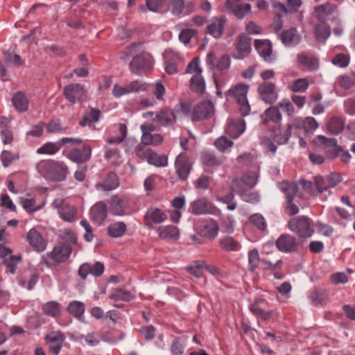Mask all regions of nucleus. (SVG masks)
I'll return each instance as SVG.
<instances>
[{
    "instance_id": "f8f14e48",
    "label": "nucleus",
    "mask_w": 355,
    "mask_h": 355,
    "mask_svg": "<svg viewBox=\"0 0 355 355\" xmlns=\"http://www.w3.org/2000/svg\"><path fill=\"white\" fill-rule=\"evenodd\" d=\"M175 168L180 180L184 181L188 179L192 168V163L186 153H182L176 157Z\"/></svg>"
},
{
    "instance_id": "4be33fe9",
    "label": "nucleus",
    "mask_w": 355,
    "mask_h": 355,
    "mask_svg": "<svg viewBox=\"0 0 355 355\" xmlns=\"http://www.w3.org/2000/svg\"><path fill=\"white\" fill-rule=\"evenodd\" d=\"M153 122L160 126H170L176 121L175 113L171 109L164 107L155 113Z\"/></svg>"
},
{
    "instance_id": "c85d7f7f",
    "label": "nucleus",
    "mask_w": 355,
    "mask_h": 355,
    "mask_svg": "<svg viewBox=\"0 0 355 355\" xmlns=\"http://www.w3.org/2000/svg\"><path fill=\"white\" fill-rule=\"evenodd\" d=\"M212 205L206 198H200L193 201L190 205V211L195 215L211 214Z\"/></svg>"
},
{
    "instance_id": "1a4fd4ad",
    "label": "nucleus",
    "mask_w": 355,
    "mask_h": 355,
    "mask_svg": "<svg viewBox=\"0 0 355 355\" xmlns=\"http://www.w3.org/2000/svg\"><path fill=\"white\" fill-rule=\"evenodd\" d=\"M66 337L60 331H52L45 335L44 340L49 352L53 355H58L64 345Z\"/></svg>"
},
{
    "instance_id": "72a5a7b5",
    "label": "nucleus",
    "mask_w": 355,
    "mask_h": 355,
    "mask_svg": "<svg viewBox=\"0 0 355 355\" xmlns=\"http://www.w3.org/2000/svg\"><path fill=\"white\" fill-rule=\"evenodd\" d=\"M219 247L225 252H238L241 249L240 242L231 236H222L218 241Z\"/></svg>"
},
{
    "instance_id": "7c9ffc66",
    "label": "nucleus",
    "mask_w": 355,
    "mask_h": 355,
    "mask_svg": "<svg viewBox=\"0 0 355 355\" xmlns=\"http://www.w3.org/2000/svg\"><path fill=\"white\" fill-rule=\"evenodd\" d=\"M39 279V276L33 271L28 270L23 272L17 277L18 284L28 291L32 290Z\"/></svg>"
},
{
    "instance_id": "393cba45",
    "label": "nucleus",
    "mask_w": 355,
    "mask_h": 355,
    "mask_svg": "<svg viewBox=\"0 0 355 355\" xmlns=\"http://www.w3.org/2000/svg\"><path fill=\"white\" fill-rule=\"evenodd\" d=\"M107 216V206L103 202L94 204L90 209V218L94 223L101 225Z\"/></svg>"
},
{
    "instance_id": "a878e982",
    "label": "nucleus",
    "mask_w": 355,
    "mask_h": 355,
    "mask_svg": "<svg viewBox=\"0 0 355 355\" xmlns=\"http://www.w3.org/2000/svg\"><path fill=\"white\" fill-rule=\"evenodd\" d=\"M226 18L225 17L212 19L206 28V33L215 38L220 37L223 33Z\"/></svg>"
},
{
    "instance_id": "423d86ee",
    "label": "nucleus",
    "mask_w": 355,
    "mask_h": 355,
    "mask_svg": "<svg viewBox=\"0 0 355 355\" xmlns=\"http://www.w3.org/2000/svg\"><path fill=\"white\" fill-rule=\"evenodd\" d=\"M109 209L113 216H123L132 214L130 199L125 196L114 195L108 200Z\"/></svg>"
},
{
    "instance_id": "39448f33",
    "label": "nucleus",
    "mask_w": 355,
    "mask_h": 355,
    "mask_svg": "<svg viewBox=\"0 0 355 355\" xmlns=\"http://www.w3.org/2000/svg\"><path fill=\"white\" fill-rule=\"evenodd\" d=\"M72 252L71 244L64 242L55 245L53 250L42 257V262L46 266L62 263L67 261Z\"/></svg>"
},
{
    "instance_id": "6e6d98bb",
    "label": "nucleus",
    "mask_w": 355,
    "mask_h": 355,
    "mask_svg": "<svg viewBox=\"0 0 355 355\" xmlns=\"http://www.w3.org/2000/svg\"><path fill=\"white\" fill-rule=\"evenodd\" d=\"M147 162L156 167H165L168 164V158L164 155H158L153 150Z\"/></svg>"
},
{
    "instance_id": "4d7b16f0",
    "label": "nucleus",
    "mask_w": 355,
    "mask_h": 355,
    "mask_svg": "<svg viewBox=\"0 0 355 355\" xmlns=\"http://www.w3.org/2000/svg\"><path fill=\"white\" fill-rule=\"evenodd\" d=\"M315 34L318 41H324L330 35L331 29L329 25L321 23L315 27Z\"/></svg>"
},
{
    "instance_id": "4468645a",
    "label": "nucleus",
    "mask_w": 355,
    "mask_h": 355,
    "mask_svg": "<svg viewBox=\"0 0 355 355\" xmlns=\"http://www.w3.org/2000/svg\"><path fill=\"white\" fill-rule=\"evenodd\" d=\"M297 66L303 71H315L319 69V60L310 52H301L297 55Z\"/></svg>"
},
{
    "instance_id": "3c124183",
    "label": "nucleus",
    "mask_w": 355,
    "mask_h": 355,
    "mask_svg": "<svg viewBox=\"0 0 355 355\" xmlns=\"http://www.w3.org/2000/svg\"><path fill=\"white\" fill-rule=\"evenodd\" d=\"M344 127V121L342 119L336 116L331 118L327 125L328 131L335 135L340 134L343 130Z\"/></svg>"
},
{
    "instance_id": "c756f323",
    "label": "nucleus",
    "mask_w": 355,
    "mask_h": 355,
    "mask_svg": "<svg viewBox=\"0 0 355 355\" xmlns=\"http://www.w3.org/2000/svg\"><path fill=\"white\" fill-rule=\"evenodd\" d=\"M226 7L231 10L239 19H243L251 10V6L249 3L240 4L239 0H227Z\"/></svg>"
},
{
    "instance_id": "a18cd8bd",
    "label": "nucleus",
    "mask_w": 355,
    "mask_h": 355,
    "mask_svg": "<svg viewBox=\"0 0 355 355\" xmlns=\"http://www.w3.org/2000/svg\"><path fill=\"white\" fill-rule=\"evenodd\" d=\"M206 87L205 80L202 73L193 74L190 80L191 89L198 94H202Z\"/></svg>"
},
{
    "instance_id": "473e14b6",
    "label": "nucleus",
    "mask_w": 355,
    "mask_h": 355,
    "mask_svg": "<svg viewBox=\"0 0 355 355\" xmlns=\"http://www.w3.org/2000/svg\"><path fill=\"white\" fill-rule=\"evenodd\" d=\"M110 298L114 301V306L116 308H121L122 304H120L118 302L120 301L128 302L135 298V295L127 290L116 288L113 291L112 294L110 295Z\"/></svg>"
},
{
    "instance_id": "bf43d9fd",
    "label": "nucleus",
    "mask_w": 355,
    "mask_h": 355,
    "mask_svg": "<svg viewBox=\"0 0 355 355\" xmlns=\"http://www.w3.org/2000/svg\"><path fill=\"white\" fill-rule=\"evenodd\" d=\"M46 131L49 133H62L65 132L68 128L67 126H64L60 120L59 119H52L49 123L46 125Z\"/></svg>"
},
{
    "instance_id": "13d9d810",
    "label": "nucleus",
    "mask_w": 355,
    "mask_h": 355,
    "mask_svg": "<svg viewBox=\"0 0 355 355\" xmlns=\"http://www.w3.org/2000/svg\"><path fill=\"white\" fill-rule=\"evenodd\" d=\"M21 261V256H10L3 260V265L6 267V272L13 275L16 272L17 266Z\"/></svg>"
},
{
    "instance_id": "cd10ccee",
    "label": "nucleus",
    "mask_w": 355,
    "mask_h": 355,
    "mask_svg": "<svg viewBox=\"0 0 355 355\" xmlns=\"http://www.w3.org/2000/svg\"><path fill=\"white\" fill-rule=\"evenodd\" d=\"M245 130V121L241 118L231 119L226 128V133L234 139L238 138Z\"/></svg>"
},
{
    "instance_id": "aec40b11",
    "label": "nucleus",
    "mask_w": 355,
    "mask_h": 355,
    "mask_svg": "<svg viewBox=\"0 0 355 355\" xmlns=\"http://www.w3.org/2000/svg\"><path fill=\"white\" fill-rule=\"evenodd\" d=\"M165 71L170 75L178 72V65L182 62V58L178 52L166 50L164 53Z\"/></svg>"
},
{
    "instance_id": "c9c22d12",
    "label": "nucleus",
    "mask_w": 355,
    "mask_h": 355,
    "mask_svg": "<svg viewBox=\"0 0 355 355\" xmlns=\"http://www.w3.org/2000/svg\"><path fill=\"white\" fill-rule=\"evenodd\" d=\"M69 314L78 319L80 322H85L84 313L85 306L83 302L73 300L69 302L67 308Z\"/></svg>"
},
{
    "instance_id": "37998d69",
    "label": "nucleus",
    "mask_w": 355,
    "mask_h": 355,
    "mask_svg": "<svg viewBox=\"0 0 355 355\" xmlns=\"http://www.w3.org/2000/svg\"><path fill=\"white\" fill-rule=\"evenodd\" d=\"M127 230V226L124 222L117 221L111 223L107 227V234L112 238L123 236Z\"/></svg>"
},
{
    "instance_id": "e2e57ef3",
    "label": "nucleus",
    "mask_w": 355,
    "mask_h": 355,
    "mask_svg": "<svg viewBox=\"0 0 355 355\" xmlns=\"http://www.w3.org/2000/svg\"><path fill=\"white\" fill-rule=\"evenodd\" d=\"M141 141L146 145L150 146H159L163 141V137L158 133L155 134H146L141 136Z\"/></svg>"
},
{
    "instance_id": "09e8293b",
    "label": "nucleus",
    "mask_w": 355,
    "mask_h": 355,
    "mask_svg": "<svg viewBox=\"0 0 355 355\" xmlns=\"http://www.w3.org/2000/svg\"><path fill=\"white\" fill-rule=\"evenodd\" d=\"M101 115V113L99 110L90 107L89 114L83 116L82 119L80 121L79 124L83 127L87 125L90 126L92 123L98 121Z\"/></svg>"
},
{
    "instance_id": "49530a36",
    "label": "nucleus",
    "mask_w": 355,
    "mask_h": 355,
    "mask_svg": "<svg viewBox=\"0 0 355 355\" xmlns=\"http://www.w3.org/2000/svg\"><path fill=\"white\" fill-rule=\"evenodd\" d=\"M280 190L286 195L287 200H293L298 191L296 184L284 181L279 184Z\"/></svg>"
},
{
    "instance_id": "a19ab883",
    "label": "nucleus",
    "mask_w": 355,
    "mask_h": 355,
    "mask_svg": "<svg viewBox=\"0 0 355 355\" xmlns=\"http://www.w3.org/2000/svg\"><path fill=\"white\" fill-rule=\"evenodd\" d=\"M336 85L343 90L355 87V73L340 75L336 78Z\"/></svg>"
},
{
    "instance_id": "7ed1b4c3",
    "label": "nucleus",
    "mask_w": 355,
    "mask_h": 355,
    "mask_svg": "<svg viewBox=\"0 0 355 355\" xmlns=\"http://www.w3.org/2000/svg\"><path fill=\"white\" fill-rule=\"evenodd\" d=\"M180 110L189 116L192 121H200L211 117L214 114V105L210 101H203L193 108L189 103H181Z\"/></svg>"
},
{
    "instance_id": "6e6552de",
    "label": "nucleus",
    "mask_w": 355,
    "mask_h": 355,
    "mask_svg": "<svg viewBox=\"0 0 355 355\" xmlns=\"http://www.w3.org/2000/svg\"><path fill=\"white\" fill-rule=\"evenodd\" d=\"M315 142L322 146L326 157L331 160L337 158L342 150V147L338 145L337 140L334 138H327L322 135H318L315 138Z\"/></svg>"
},
{
    "instance_id": "a211bd4d",
    "label": "nucleus",
    "mask_w": 355,
    "mask_h": 355,
    "mask_svg": "<svg viewBox=\"0 0 355 355\" xmlns=\"http://www.w3.org/2000/svg\"><path fill=\"white\" fill-rule=\"evenodd\" d=\"M26 239L35 252H42L46 250L47 242L36 229L31 228L28 232Z\"/></svg>"
},
{
    "instance_id": "bb28decb",
    "label": "nucleus",
    "mask_w": 355,
    "mask_h": 355,
    "mask_svg": "<svg viewBox=\"0 0 355 355\" xmlns=\"http://www.w3.org/2000/svg\"><path fill=\"white\" fill-rule=\"evenodd\" d=\"M258 174L255 171L244 173L241 178H236L232 180V189L239 190L240 184H245L248 188H253L257 183Z\"/></svg>"
},
{
    "instance_id": "5fc2aeb1",
    "label": "nucleus",
    "mask_w": 355,
    "mask_h": 355,
    "mask_svg": "<svg viewBox=\"0 0 355 355\" xmlns=\"http://www.w3.org/2000/svg\"><path fill=\"white\" fill-rule=\"evenodd\" d=\"M60 217L65 221L71 222L76 216V209L73 206L63 205L59 210Z\"/></svg>"
},
{
    "instance_id": "864d4df0",
    "label": "nucleus",
    "mask_w": 355,
    "mask_h": 355,
    "mask_svg": "<svg viewBox=\"0 0 355 355\" xmlns=\"http://www.w3.org/2000/svg\"><path fill=\"white\" fill-rule=\"evenodd\" d=\"M19 159V152H12L7 150H3L1 153L0 159L3 167H8L12 162Z\"/></svg>"
},
{
    "instance_id": "052dcab7",
    "label": "nucleus",
    "mask_w": 355,
    "mask_h": 355,
    "mask_svg": "<svg viewBox=\"0 0 355 355\" xmlns=\"http://www.w3.org/2000/svg\"><path fill=\"white\" fill-rule=\"evenodd\" d=\"M135 152L136 155L142 160L148 161L149 157L153 152V150L148 147V145L144 144V142H141L137 144L135 147Z\"/></svg>"
},
{
    "instance_id": "dca6fc26",
    "label": "nucleus",
    "mask_w": 355,
    "mask_h": 355,
    "mask_svg": "<svg viewBox=\"0 0 355 355\" xmlns=\"http://www.w3.org/2000/svg\"><path fill=\"white\" fill-rule=\"evenodd\" d=\"M91 157L92 148L87 144H84L80 148L71 149L67 155L69 160L77 164H84L89 161Z\"/></svg>"
},
{
    "instance_id": "f257e3e1",
    "label": "nucleus",
    "mask_w": 355,
    "mask_h": 355,
    "mask_svg": "<svg viewBox=\"0 0 355 355\" xmlns=\"http://www.w3.org/2000/svg\"><path fill=\"white\" fill-rule=\"evenodd\" d=\"M35 168L45 179L55 182L64 180L69 173L63 162L54 159H42L36 164Z\"/></svg>"
},
{
    "instance_id": "c03bdc74",
    "label": "nucleus",
    "mask_w": 355,
    "mask_h": 355,
    "mask_svg": "<svg viewBox=\"0 0 355 355\" xmlns=\"http://www.w3.org/2000/svg\"><path fill=\"white\" fill-rule=\"evenodd\" d=\"M61 149L59 141L57 142L48 141L36 150L38 155H54Z\"/></svg>"
},
{
    "instance_id": "20e7f679",
    "label": "nucleus",
    "mask_w": 355,
    "mask_h": 355,
    "mask_svg": "<svg viewBox=\"0 0 355 355\" xmlns=\"http://www.w3.org/2000/svg\"><path fill=\"white\" fill-rule=\"evenodd\" d=\"M250 86L244 83H238L232 87L225 93L226 98L235 101L238 105L239 112L243 116L248 115L251 111L247 98Z\"/></svg>"
},
{
    "instance_id": "69168bd1",
    "label": "nucleus",
    "mask_w": 355,
    "mask_h": 355,
    "mask_svg": "<svg viewBox=\"0 0 355 355\" xmlns=\"http://www.w3.org/2000/svg\"><path fill=\"white\" fill-rule=\"evenodd\" d=\"M105 158L110 162L116 164L120 161L119 150L116 148L105 147Z\"/></svg>"
},
{
    "instance_id": "774afa93",
    "label": "nucleus",
    "mask_w": 355,
    "mask_h": 355,
    "mask_svg": "<svg viewBox=\"0 0 355 355\" xmlns=\"http://www.w3.org/2000/svg\"><path fill=\"white\" fill-rule=\"evenodd\" d=\"M266 116L270 121L277 123L282 120V114L277 107L271 106L264 112Z\"/></svg>"
},
{
    "instance_id": "680f3d73",
    "label": "nucleus",
    "mask_w": 355,
    "mask_h": 355,
    "mask_svg": "<svg viewBox=\"0 0 355 355\" xmlns=\"http://www.w3.org/2000/svg\"><path fill=\"white\" fill-rule=\"evenodd\" d=\"M249 221L259 231L264 232L267 229V223L264 217L260 214H254L250 216Z\"/></svg>"
},
{
    "instance_id": "6ab92c4d",
    "label": "nucleus",
    "mask_w": 355,
    "mask_h": 355,
    "mask_svg": "<svg viewBox=\"0 0 355 355\" xmlns=\"http://www.w3.org/2000/svg\"><path fill=\"white\" fill-rule=\"evenodd\" d=\"M254 47L265 62L272 63L276 60V56L272 53V45L270 41L256 40Z\"/></svg>"
},
{
    "instance_id": "79ce46f5",
    "label": "nucleus",
    "mask_w": 355,
    "mask_h": 355,
    "mask_svg": "<svg viewBox=\"0 0 355 355\" xmlns=\"http://www.w3.org/2000/svg\"><path fill=\"white\" fill-rule=\"evenodd\" d=\"M263 303H265V300L263 299H257L250 306V310L254 315L266 320H269L272 317V313L271 311H264L261 307V304Z\"/></svg>"
},
{
    "instance_id": "603ef678",
    "label": "nucleus",
    "mask_w": 355,
    "mask_h": 355,
    "mask_svg": "<svg viewBox=\"0 0 355 355\" xmlns=\"http://www.w3.org/2000/svg\"><path fill=\"white\" fill-rule=\"evenodd\" d=\"M44 313L52 318L60 315V304L55 301H50L42 306Z\"/></svg>"
},
{
    "instance_id": "8fccbe9b",
    "label": "nucleus",
    "mask_w": 355,
    "mask_h": 355,
    "mask_svg": "<svg viewBox=\"0 0 355 355\" xmlns=\"http://www.w3.org/2000/svg\"><path fill=\"white\" fill-rule=\"evenodd\" d=\"M186 342L180 337H175L170 345V352L171 355H184Z\"/></svg>"
},
{
    "instance_id": "4c0bfd02",
    "label": "nucleus",
    "mask_w": 355,
    "mask_h": 355,
    "mask_svg": "<svg viewBox=\"0 0 355 355\" xmlns=\"http://www.w3.org/2000/svg\"><path fill=\"white\" fill-rule=\"evenodd\" d=\"M314 83V80L312 78H301L295 80L288 88L294 93H304L305 92L311 85Z\"/></svg>"
},
{
    "instance_id": "ddd939ff",
    "label": "nucleus",
    "mask_w": 355,
    "mask_h": 355,
    "mask_svg": "<svg viewBox=\"0 0 355 355\" xmlns=\"http://www.w3.org/2000/svg\"><path fill=\"white\" fill-rule=\"evenodd\" d=\"M167 219V214L161 209L150 207L144 216L145 225L148 229H153L155 225L164 223Z\"/></svg>"
},
{
    "instance_id": "2eb2a0df",
    "label": "nucleus",
    "mask_w": 355,
    "mask_h": 355,
    "mask_svg": "<svg viewBox=\"0 0 355 355\" xmlns=\"http://www.w3.org/2000/svg\"><path fill=\"white\" fill-rule=\"evenodd\" d=\"M276 85L271 82H263L257 88L258 94L266 103L272 104L278 98Z\"/></svg>"
},
{
    "instance_id": "f3484780",
    "label": "nucleus",
    "mask_w": 355,
    "mask_h": 355,
    "mask_svg": "<svg viewBox=\"0 0 355 355\" xmlns=\"http://www.w3.org/2000/svg\"><path fill=\"white\" fill-rule=\"evenodd\" d=\"M85 93L84 86L78 83L69 84L64 89L65 98L71 103L83 101Z\"/></svg>"
},
{
    "instance_id": "58836bf2",
    "label": "nucleus",
    "mask_w": 355,
    "mask_h": 355,
    "mask_svg": "<svg viewBox=\"0 0 355 355\" xmlns=\"http://www.w3.org/2000/svg\"><path fill=\"white\" fill-rule=\"evenodd\" d=\"M300 40L301 37L295 28L284 31L281 34L282 42L287 46H295L300 42Z\"/></svg>"
},
{
    "instance_id": "9d476101",
    "label": "nucleus",
    "mask_w": 355,
    "mask_h": 355,
    "mask_svg": "<svg viewBox=\"0 0 355 355\" xmlns=\"http://www.w3.org/2000/svg\"><path fill=\"white\" fill-rule=\"evenodd\" d=\"M196 230L200 236L213 240L218 234L219 227L214 219L204 220L196 225Z\"/></svg>"
},
{
    "instance_id": "f03ea898",
    "label": "nucleus",
    "mask_w": 355,
    "mask_h": 355,
    "mask_svg": "<svg viewBox=\"0 0 355 355\" xmlns=\"http://www.w3.org/2000/svg\"><path fill=\"white\" fill-rule=\"evenodd\" d=\"M294 128L293 123H289L286 125L275 126L270 130V138L266 137L263 139L261 144L267 151L272 153L273 155L277 151V146L287 144L291 136V130Z\"/></svg>"
},
{
    "instance_id": "0e129e2a",
    "label": "nucleus",
    "mask_w": 355,
    "mask_h": 355,
    "mask_svg": "<svg viewBox=\"0 0 355 355\" xmlns=\"http://www.w3.org/2000/svg\"><path fill=\"white\" fill-rule=\"evenodd\" d=\"M125 85L129 94L132 93H139L141 92H144L147 89L146 84L144 82L139 80L131 81Z\"/></svg>"
},
{
    "instance_id": "0eeeda50",
    "label": "nucleus",
    "mask_w": 355,
    "mask_h": 355,
    "mask_svg": "<svg viewBox=\"0 0 355 355\" xmlns=\"http://www.w3.org/2000/svg\"><path fill=\"white\" fill-rule=\"evenodd\" d=\"M288 227L300 238L311 237L313 233L309 219L304 216L291 219L288 223Z\"/></svg>"
},
{
    "instance_id": "e433bc0d",
    "label": "nucleus",
    "mask_w": 355,
    "mask_h": 355,
    "mask_svg": "<svg viewBox=\"0 0 355 355\" xmlns=\"http://www.w3.org/2000/svg\"><path fill=\"white\" fill-rule=\"evenodd\" d=\"M159 238L162 239L178 240L179 239V230L174 225H162L157 229Z\"/></svg>"
},
{
    "instance_id": "2f4dec72",
    "label": "nucleus",
    "mask_w": 355,
    "mask_h": 355,
    "mask_svg": "<svg viewBox=\"0 0 355 355\" xmlns=\"http://www.w3.org/2000/svg\"><path fill=\"white\" fill-rule=\"evenodd\" d=\"M294 128H302L306 132L315 130L318 127L316 120L312 116H307L304 119L297 117L292 121Z\"/></svg>"
},
{
    "instance_id": "f704fd0d",
    "label": "nucleus",
    "mask_w": 355,
    "mask_h": 355,
    "mask_svg": "<svg viewBox=\"0 0 355 355\" xmlns=\"http://www.w3.org/2000/svg\"><path fill=\"white\" fill-rule=\"evenodd\" d=\"M119 186V178L113 172L109 173L103 182H98L95 185L96 189L106 191L114 190Z\"/></svg>"
},
{
    "instance_id": "338daca9",
    "label": "nucleus",
    "mask_w": 355,
    "mask_h": 355,
    "mask_svg": "<svg viewBox=\"0 0 355 355\" xmlns=\"http://www.w3.org/2000/svg\"><path fill=\"white\" fill-rule=\"evenodd\" d=\"M249 270L253 272L261 263L259 252L257 249L250 250L248 254Z\"/></svg>"
},
{
    "instance_id": "b1692460",
    "label": "nucleus",
    "mask_w": 355,
    "mask_h": 355,
    "mask_svg": "<svg viewBox=\"0 0 355 355\" xmlns=\"http://www.w3.org/2000/svg\"><path fill=\"white\" fill-rule=\"evenodd\" d=\"M250 51L251 39L244 34L240 35L237 40L234 57L236 59H243L250 54Z\"/></svg>"
},
{
    "instance_id": "412c9836",
    "label": "nucleus",
    "mask_w": 355,
    "mask_h": 355,
    "mask_svg": "<svg viewBox=\"0 0 355 355\" xmlns=\"http://www.w3.org/2000/svg\"><path fill=\"white\" fill-rule=\"evenodd\" d=\"M128 128L125 123H119L113 125L110 130V135L105 141L110 144H121L126 137Z\"/></svg>"
},
{
    "instance_id": "5701e85b",
    "label": "nucleus",
    "mask_w": 355,
    "mask_h": 355,
    "mask_svg": "<svg viewBox=\"0 0 355 355\" xmlns=\"http://www.w3.org/2000/svg\"><path fill=\"white\" fill-rule=\"evenodd\" d=\"M276 246L282 252H292L297 250V243L294 236L284 234L276 241Z\"/></svg>"
},
{
    "instance_id": "ea45409f",
    "label": "nucleus",
    "mask_w": 355,
    "mask_h": 355,
    "mask_svg": "<svg viewBox=\"0 0 355 355\" xmlns=\"http://www.w3.org/2000/svg\"><path fill=\"white\" fill-rule=\"evenodd\" d=\"M12 103L17 111L24 112L28 110L29 102L24 93L17 92L12 96Z\"/></svg>"
},
{
    "instance_id": "9b49d317",
    "label": "nucleus",
    "mask_w": 355,
    "mask_h": 355,
    "mask_svg": "<svg viewBox=\"0 0 355 355\" xmlns=\"http://www.w3.org/2000/svg\"><path fill=\"white\" fill-rule=\"evenodd\" d=\"M153 66V58L148 53H142L135 57L130 63V71L140 75L143 72L150 70Z\"/></svg>"
},
{
    "instance_id": "de8ad7c7",
    "label": "nucleus",
    "mask_w": 355,
    "mask_h": 355,
    "mask_svg": "<svg viewBox=\"0 0 355 355\" xmlns=\"http://www.w3.org/2000/svg\"><path fill=\"white\" fill-rule=\"evenodd\" d=\"M201 160L207 166H218L223 163V158L217 157L213 153L206 151L202 153Z\"/></svg>"
}]
</instances>
